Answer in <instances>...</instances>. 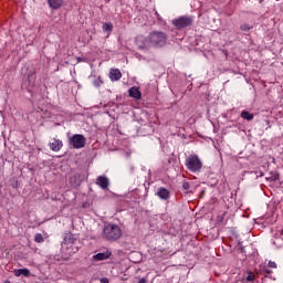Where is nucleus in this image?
<instances>
[{
	"instance_id": "obj_1",
	"label": "nucleus",
	"mask_w": 283,
	"mask_h": 283,
	"mask_svg": "<svg viewBox=\"0 0 283 283\" xmlns=\"http://www.w3.org/2000/svg\"><path fill=\"white\" fill-rule=\"evenodd\" d=\"M136 45L139 50H149V48H165L167 45V33L163 31H153L145 36L136 38Z\"/></svg>"
},
{
	"instance_id": "obj_2",
	"label": "nucleus",
	"mask_w": 283,
	"mask_h": 283,
	"mask_svg": "<svg viewBox=\"0 0 283 283\" xmlns=\"http://www.w3.org/2000/svg\"><path fill=\"white\" fill-rule=\"evenodd\" d=\"M102 235L105 240L116 242V240H120L123 237V230L114 223H108L104 227Z\"/></svg>"
},
{
	"instance_id": "obj_3",
	"label": "nucleus",
	"mask_w": 283,
	"mask_h": 283,
	"mask_svg": "<svg viewBox=\"0 0 283 283\" xmlns=\"http://www.w3.org/2000/svg\"><path fill=\"white\" fill-rule=\"evenodd\" d=\"M186 167L189 169V171L196 174V171H200L202 169V161L198 155H190L186 159Z\"/></svg>"
},
{
	"instance_id": "obj_4",
	"label": "nucleus",
	"mask_w": 283,
	"mask_h": 283,
	"mask_svg": "<svg viewBox=\"0 0 283 283\" xmlns=\"http://www.w3.org/2000/svg\"><path fill=\"white\" fill-rule=\"evenodd\" d=\"M86 142H87V139L85 138V136H83L81 134L73 135L70 138V145H72V147H74V149H83V147H85Z\"/></svg>"
},
{
	"instance_id": "obj_5",
	"label": "nucleus",
	"mask_w": 283,
	"mask_h": 283,
	"mask_svg": "<svg viewBox=\"0 0 283 283\" xmlns=\"http://www.w3.org/2000/svg\"><path fill=\"white\" fill-rule=\"evenodd\" d=\"M193 23V19L189 17H180L178 19L172 20V25L178 30H182V28H189Z\"/></svg>"
},
{
	"instance_id": "obj_6",
	"label": "nucleus",
	"mask_w": 283,
	"mask_h": 283,
	"mask_svg": "<svg viewBox=\"0 0 283 283\" xmlns=\"http://www.w3.org/2000/svg\"><path fill=\"white\" fill-rule=\"evenodd\" d=\"M49 147L51 151H61V149H63V140L59 138H53L49 143Z\"/></svg>"
},
{
	"instance_id": "obj_7",
	"label": "nucleus",
	"mask_w": 283,
	"mask_h": 283,
	"mask_svg": "<svg viewBox=\"0 0 283 283\" xmlns=\"http://www.w3.org/2000/svg\"><path fill=\"white\" fill-rule=\"evenodd\" d=\"M129 96L132 98H136V101H140V98H143V93H140V88L136 87V86H133L130 90H129Z\"/></svg>"
},
{
	"instance_id": "obj_8",
	"label": "nucleus",
	"mask_w": 283,
	"mask_h": 283,
	"mask_svg": "<svg viewBox=\"0 0 283 283\" xmlns=\"http://www.w3.org/2000/svg\"><path fill=\"white\" fill-rule=\"evenodd\" d=\"M96 185H98L101 189H107V187H109V179H107L105 176H99L97 177Z\"/></svg>"
},
{
	"instance_id": "obj_9",
	"label": "nucleus",
	"mask_w": 283,
	"mask_h": 283,
	"mask_svg": "<svg viewBox=\"0 0 283 283\" xmlns=\"http://www.w3.org/2000/svg\"><path fill=\"white\" fill-rule=\"evenodd\" d=\"M122 77H123V73H120V70L112 69L109 71V78H111V81H120Z\"/></svg>"
},
{
	"instance_id": "obj_10",
	"label": "nucleus",
	"mask_w": 283,
	"mask_h": 283,
	"mask_svg": "<svg viewBox=\"0 0 283 283\" xmlns=\"http://www.w3.org/2000/svg\"><path fill=\"white\" fill-rule=\"evenodd\" d=\"M48 3L52 10H59V8H62L64 1L63 0H48Z\"/></svg>"
},
{
	"instance_id": "obj_11",
	"label": "nucleus",
	"mask_w": 283,
	"mask_h": 283,
	"mask_svg": "<svg viewBox=\"0 0 283 283\" xmlns=\"http://www.w3.org/2000/svg\"><path fill=\"white\" fill-rule=\"evenodd\" d=\"M93 258H94V260H97V261L108 260V258H112V252H109V251L101 252V253L95 254Z\"/></svg>"
},
{
	"instance_id": "obj_12",
	"label": "nucleus",
	"mask_w": 283,
	"mask_h": 283,
	"mask_svg": "<svg viewBox=\"0 0 283 283\" xmlns=\"http://www.w3.org/2000/svg\"><path fill=\"white\" fill-rule=\"evenodd\" d=\"M15 277H21V275H24V277L30 276V270L28 269H18L13 271Z\"/></svg>"
},
{
	"instance_id": "obj_13",
	"label": "nucleus",
	"mask_w": 283,
	"mask_h": 283,
	"mask_svg": "<svg viewBox=\"0 0 283 283\" xmlns=\"http://www.w3.org/2000/svg\"><path fill=\"white\" fill-rule=\"evenodd\" d=\"M157 196L161 199V200H168L170 193L169 190L165 189V188H160L157 191Z\"/></svg>"
},
{
	"instance_id": "obj_14",
	"label": "nucleus",
	"mask_w": 283,
	"mask_h": 283,
	"mask_svg": "<svg viewBox=\"0 0 283 283\" xmlns=\"http://www.w3.org/2000/svg\"><path fill=\"white\" fill-rule=\"evenodd\" d=\"M104 32H107V34H112V30H114V24L112 23H104L103 24Z\"/></svg>"
},
{
	"instance_id": "obj_15",
	"label": "nucleus",
	"mask_w": 283,
	"mask_h": 283,
	"mask_svg": "<svg viewBox=\"0 0 283 283\" xmlns=\"http://www.w3.org/2000/svg\"><path fill=\"white\" fill-rule=\"evenodd\" d=\"M241 118H244V120H253V114H251L247 111H243L241 113Z\"/></svg>"
},
{
	"instance_id": "obj_16",
	"label": "nucleus",
	"mask_w": 283,
	"mask_h": 283,
	"mask_svg": "<svg viewBox=\"0 0 283 283\" xmlns=\"http://www.w3.org/2000/svg\"><path fill=\"white\" fill-rule=\"evenodd\" d=\"M34 242H38V243L43 242V234L36 233V234L34 235Z\"/></svg>"
},
{
	"instance_id": "obj_17",
	"label": "nucleus",
	"mask_w": 283,
	"mask_h": 283,
	"mask_svg": "<svg viewBox=\"0 0 283 283\" xmlns=\"http://www.w3.org/2000/svg\"><path fill=\"white\" fill-rule=\"evenodd\" d=\"M255 280V274L253 272H249L247 276V282H253Z\"/></svg>"
},
{
	"instance_id": "obj_18",
	"label": "nucleus",
	"mask_w": 283,
	"mask_h": 283,
	"mask_svg": "<svg viewBox=\"0 0 283 283\" xmlns=\"http://www.w3.org/2000/svg\"><path fill=\"white\" fill-rule=\"evenodd\" d=\"M95 87H101V85H103V80L101 77H98L95 82H94Z\"/></svg>"
},
{
	"instance_id": "obj_19",
	"label": "nucleus",
	"mask_w": 283,
	"mask_h": 283,
	"mask_svg": "<svg viewBox=\"0 0 283 283\" xmlns=\"http://www.w3.org/2000/svg\"><path fill=\"white\" fill-rule=\"evenodd\" d=\"M269 266H270V269H277V263L270 261Z\"/></svg>"
},
{
	"instance_id": "obj_20",
	"label": "nucleus",
	"mask_w": 283,
	"mask_h": 283,
	"mask_svg": "<svg viewBox=\"0 0 283 283\" xmlns=\"http://www.w3.org/2000/svg\"><path fill=\"white\" fill-rule=\"evenodd\" d=\"M33 116H39L40 118H43V114H41L39 111L32 113Z\"/></svg>"
},
{
	"instance_id": "obj_21",
	"label": "nucleus",
	"mask_w": 283,
	"mask_h": 283,
	"mask_svg": "<svg viewBox=\"0 0 283 283\" xmlns=\"http://www.w3.org/2000/svg\"><path fill=\"white\" fill-rule=\"evenodd\" d=\"M184 189H189V182H184Z\"/></svg>"
},
{
	"instance_id": "obj_22",
	"label": "nucleus",
	"mask_w": 283,
	"mask_h": 283,
	"mask_svg": "<svg viewBox=\"0 0 283 283\" xmlns=\"http://www.w3.org/2000/svg\"><path fill=\"white\" fill-rule=\"evenodd\" d=\"M101 283H109V280H107L106 277L101 280Z\"/></svg>"
},
{
	"instance_id": "obj_23",
	"label": "nucleus",
	"mask_w": 283,
	"mask_h": 283,
	"mask_svg": "<svg viewBox=\"0 0 283 283\" xmlns=\"http://www.w3.org/2000/svg\"><path fill=\"white\" fill-rule=\"evenodd\" d=\"M138 283H147V280L140 279Z\"/></svg>"
}]
</instances>
